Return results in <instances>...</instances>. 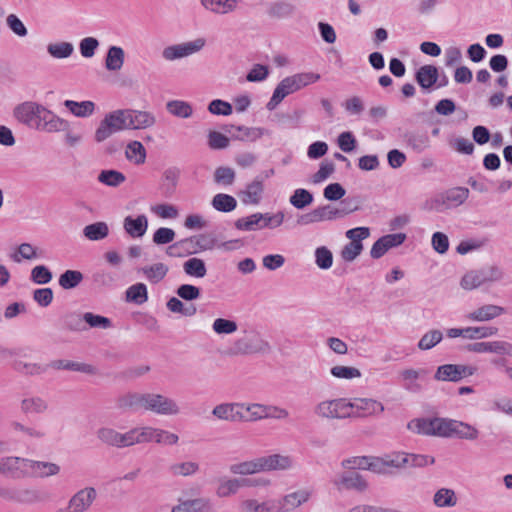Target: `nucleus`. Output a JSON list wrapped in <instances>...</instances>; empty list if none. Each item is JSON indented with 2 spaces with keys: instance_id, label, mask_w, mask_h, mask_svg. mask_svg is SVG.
I'll return each mask as SVG.
<instances>
[{
  "instance_id": "obj_63",
  "label": "nucleus",
  "mask_w": 512,
  "mask_h": 512,
  "mask_svg": "<svg viewBox=\"0 0 512 512\" xmlns=\"http://www.w3.org/2000/svg\"><path fill=\"white\" fill-rule=\"evenodd\" d=\"M230 471L234 474L248 475L260 472L259 459L252 461H246L238 464H233L230 467Z\"/></svg>"
},
{
  "instance_id": "obj_19",
  "label": "nucleus",
  "mask_w": 512,
  "mask_h": 512,
  "mask_svg": "<svg viewBox=\"0 0 512 512\" xmlns=\"http://www.w3.org/2000/svg\"><path fill=\"white\" fill-rule=\"evenodd\" d=\"M39 130L47 132L68 131L69 122L45 108Z\"/></svg>"
},
{
  "instance_id": "obj_12",
  "label": "nucleus",
  "mask_w": 512,
  "mask_h": 512,
  "mask_svg": "<svg viewBox=\"0 0 512 512\" xmlns=\"http://www.w3.org/2000/svg\"><path fill=\"white\" fill-rule=\"evenodd\" d=\"M179 177L180 170L176 167H170L163 172L158 188L163 198L171 199L175 195Z\"/></svg>"
},
{
  "instance_id": "obj_31",
  "label": "nucleus",
  "mask_w": 512,
  "mask_h": 512,
  "mask_svg": "<svg viewBox=\"0 0 512 512\" xmlns=\"http://www.w3.org/2000/svg\"><path fill=\"white\" fill-rule=\"evenodd\" d=\"M295 10H296V7L293 4L283 1V0H279V1L273 2L269 5L267 14L271 18L281 19V18H287V17L292 16L294 14Z\"/></svg>"
},
{
  "instance_id": "obj_49",
  "label": "nucleus",
  "mask_w": 512,
  "mask_h": 512,
  "mask_svg": "<svg viewBox=\"0 0 512 512\" xmlns=\"http://www.w3.org/2000/svg\"><path fill=\"white\" fill-rule=\"evenodd\" d=\"M310 493L305 490H300L288 494L283 499V504L281 509L284 511H289L293 508L298 507L302 503L306 502L309 499Z\"/></svg>"
},
{
  "instance_id": "obj_23",
  "label": "nucleus",
  "mask_w": 512,
  "mask_h": 512,
  "mask_svg": "<svg viewBox=\"0 0 512 512\" xmlns=\"http://www.w3.org/2000/svg\"><path fill=\"white\" fill-rule=\"evenodd\" d=\"M260 471L283 470L291 465V460L287 456L273 454L269 456L259 457Z\"/></svg>"
},
{
  "instance_id": "obj_53",
  "label": "nucleus",
  "mask_w": 512,
  "mask_h": 512,
  "mask_svg": "<svg viewBox=\"0 0 512 512\" xmlns=\"http://www.w3.org/2000/svg\"><path fill=\"white\" fill-rule=\"evenodd\" d=\"M142 272L152 283H158L168 273V267L163 263H156L142 268Z\"/></svg>"
},
{
  "instance_id": "obj_5",
  "label": "nucleus",
  "mask_w": 512,
  "mask_h": 512,
  "mask_svg": "<svg viewBox=\"0 0 512 512\" xmlns=\"http://www.w3.org/2000/svg\"><path fill=\"white\" fill-rule=\"evenodd\" d=\"M45 107L32 101L18 104L13 111L14 117L30 128L39 130Z\"/></svg>"
},
{
  "instance_id": "obj_42",
  "label": "nucleus",
  "mask_w": 512,
  "mask_h": 512,
  "mask_svg": "<svg viewBox=\"0 0 512 512\" xmlns=\"http://www.w3.org/2000/svg\"><path fill=\"white\" fill-rule=\"evenodd\" d=\"M485 282H487V278H485V270H480L466 273L462 277L460 284L463 289L472 290Z\"/></svg>"
},
{
  "instance_id": "obj_16",
  "label": "nucleus",
  "mask_w": 512,
  "mask_h": 512,
  "mask_svg": "<svg viewBox=\"0 0 512 512\" xmlns=\"http://www.w3.org/2000/svg\"><path fill=\"white\" fill-rule=\"evenodd\" d=\"M439 70L434 65H423L415 73V80L425 91H430L438 82Z\"/></svg>"
},
{
  "instance_id": "obj_51",
  "label": "nucleus",
  "mask_w": 512,
  "mask_h": 512,
  "mask_svg": "<svg viewBox=\"0 0 512 512\" xmlns=\"http://www.w3.org/2000/svg\"><path fill=\"white\" fill-rule=\"evenodd\" d=\"M13 368L22 374L34 376L45 373L48 369V366L36 363H25L23 361L17 360L13 363Z\"/></svg>"
},
{
  "instance_id": "obj_17",
  "label": "nucleus",
  "mask_w": 512,
  "mask_h": 512,
  "mask_svg": "<svg viewBox=\"0 0 512 512\" xmlns=\"http://www.w3.org/2000/svg\"><path fill=\"white\" fill-rule=\"evenodd\" d=\"M146 393L129 392L117 398L116 406L122 411L145 410Z\"/></svg>"
},
{
  "instance_id": "obj_34",
  "label": "nucleus",
  "mask_w": 512,
  "mask_h": 512,
  "mask_svg": "<svg viewBox=\"0 0 512 512\" xmlns=\"http://www.w3.org/2000/svg\"><path fill=\"white\" fill-rule=\"evenodd\" d=\"M64 106L77 117L90 116L95 110V104L92 101L76 102L73 100H65Z\"/></svg>"
},
{
  "instance_id": "obj_36",
  "label": "nucleus",
  "mask_w": 512,
  "mask_h": 512,
  "mask_svg": "<svg viewBox=\"0 0 512 512\" xmlns=\"http://www.w3.org/2000/svg\"><path fill=\"white\" fill-rule=\"evenodd\" d=\"M84 275L79 270H66L58 279V283L64 290H72L83 281Z\"/></svg>"
},
{
  "instance_id": "obj_22",
  "label": "nucleus",
  "mask_w": 512,
  "mask_h": 512,
  "mask_svg": "<svg viewBox=\"0 0 512 512\" xmlns=\"http://www.w3.org/2000/svg\"><path fill=\"white\" fill-rule=\"evenodd\" d=\"M127 111L129 113L130 129H146L156 123V118L151 112L133 109H127Z\"/></svg>"
},
{
  "instance_id": "obj_29",
  "label": "nucleus",
  "mask_w": 512,
  "mask_h": 512,
  "mask_svg": "<svg viewBox=\"0 0 512 512\" xmlns=\"http://www.w3.org/2000/svg\"><path fill=\"white\" fill-rule=\"evenodd\" d=\"M62 327L73 332H82L87 329L84 320V314L78 312H68L61 318Z\"/></svg>"
},
{
  "instance_id": "obj_18",
  "label": "nucleus",
  "mask_w": 512,
  "mask_h": 512,
  "mask_svg": "<svg viewBox=\"0 0 512 512\" xmlns=\"http://www.w3.org/2000/svg\"><path fill=\"white\" fill-rule=\"evenodd\" d=\"M506 313L502 306L487 304L470 312L466 317L471 321L484 322L493 320Z\"/></svg>"
},
{
  "instance_id": "obj_39",
  "label": "nucleus",
  "mask_w": 512,
  "mask_h": 512,
  "mask_svg": "<svg viewBox=\"0 0 512 512\" xmlns=\"http://www.w3.org/2000/svg\"><path fill=\"white\" fill-rule=\"evenodd\" d=\"M211 204L215 210L223 213L232 212L237 207L236 199L233 196L224 193L216 194L213 197Z\"/></svg>"
},
{
  "instance_id": "obj_13",
  "label": "nucleus",
  "mask_w": 512,
  "mask_h": 512,
  "mask_svg": "<svg viewBox=\"0 0 512 512\" xmlns=\"http://www.w3.org/2000/svg\"><path fill=\"white\" fill-rule=\"evenodd\" d=\"M263 182L264 178L261 175H257L251 183L246 185L245 190L238 193L241 201L244 204H259L264 192Z\"/></svg>"
},
{
  "instance_id": "obj_59",
  "label": "nucleus",
  "mask_w": 512,
  "mask_h": 512,
  "mask_svg": "<svg viewBox=\"0 0 512 512\" xmlns=\"http://www.w3.org/2000/svg\"><path fill=\"white\" fill-rule=\"evenodd\" d=\"M360 204V196H350L344 199L342 198L340 207L337 208L340 213V218H343L350 213L360 210Z\"/></svg>"
},
{
  "instance_id": "obj_2",
  "label": "nucleus",
  "mask_w": 512,
  "mask_h": 512,
  "mask_svg": "<svg viewBox=\"0 0 512 512\" xmlns=\"http://www.w3.org/2000/svg\"><path fill=\"white\" fill-rule=\"evenodd\" d=\"M216 246V237L213 234L203 233L172 243L167 247L166 254L170 257L183 258L201 251L212 250Z\"/></svg>"
},
{
  "instance_id": "obj_58",
  "label": "nucleus",
  "mask_w": 512,
  "mask_h": 512,
  "mask_svg": "<svg viewBox=\"0 0 512 512\" xmlns=\"http://www.w3.org/2000/svg\"><path fill=\"white\" fill-rule=\"evenodd\" d=\"M315 263L322 270L331 268L333 264L332 252L325 246L317 247L315 250Z\"/></svg>"
},
{
  "instance_id": "obj_64",
  "label": "nucleus",
  "mask_w": 512,
  "mask_h": 512,
  "mask_svg": "<svg viewBox=\"0 0 512 512\" xmlns=\"http://www.w3.org/2000/svg\"><path fill=\"white\" fill-rule=\"evenodd\" d=\"M212 328L217 334H232L237 331L238 325L234 320L217 318L214 320Z\"/></svg>"
},
{
  "instance_id": "obj_47",
  "label": "nucleus",
  "mask_w": 512,
  "mask_h": 512,
  "mask_svg": "<svg viewBox=\"0 0 512 512\" xmlns=\"http://www.w3.org/2000/svg\"><path fill=\"white\" fill-rule=\"evenodd\" d=\"M433 502L437 507H453L457 503V497L452 489L441 488L434 494Z\"/></svg>"
},
{
  "instance_id": "obj_40",
  "label": "nucleus",
  "mask_w": 512,
  "mask_h": 512,
  "mask_svg": "<svg viewBox=\"0 0 512 512\" xmlns=\"http://www.w3.org/2000/svg\"><path fill=\"white\" fill-rule=\"evenodd\" d=\"M126 158L136 165L145 163L146 149L140 141L134 140L127 145L125 152Z\"/></svg>"
},
{
  "instance_id": "obj_54",
  "label": "nucleus",
  "mask_w": 512,
  "mask_h": 512,
  "mask_svg": "<svg viewBox=\"0 0 512 512\" xmlns=\"http://www.w3.org/2000/svg\"><path fill=\"white\" fill-rule=\"evenodd\" d=\"M85 325L90 328H101L109 329L112 327V321L110 318L94 314L92 312L84 313Z\"/></svg>"
},
{
  "instance_id": "obj_61",
  "label": "nucleus",
  "mask_w": 512,
  "mask_h": 512,
  "mask_svg": "<svg viewBox=\"0 0 512 512\" xmlns=\"http://www.w3.org/2000/svg\"><path fill=\"white\" fill-rule=\"evenodd\" d=\"M363 248L362 242H349L342 248L341 258L346 262H352L362 253Z\"/></svg>"
},
{
  "instance_id": "obj_50",
  "label": "nucleus",
  "mask_w": 512,
  "mask_h": 512,
  "mask_svg": "<svg viewBox=\"0 0 512 512\" xmlns=\"http://www.w3.org/2000/svg\"><path fill=\"white\" fill-rule=\"evenodd\" d=\"M426 370H415V369H405L401 372V376L404 381L408 383L405 384V388L411 392H419L421 390V385L416 383L415 381L421 376L425 375Z\"/></svg>"
},
{
  "instance_id": "obj_1",
  "label": "nucleus",
  "mask_w": 512,
  "mask_h": 512,
  "mask_svg": "<svg viewBox=\"0 0 512 512\" xmlns=\"http://www.w3.org/2000/svg\"><path fill=\"white\" fill-rule=\"evenodd\" d=\"M408 428L417 434L444 438L476 440L479 436L478 429L468 423L439 417L414 419Z\"/></svg>"
},
{
  "instance_id": "obj_20",
  "label": "nucleus",
  "mask_w": 512,
  "mask_h": 512,
  "mask_svg": "<svg viewBox=\"0 0 512 512\" xmlns=\"http://www.w3.org/2000/svg\"><path fill=\"white\" fill-rule=\"evenodd\" d=\"M123 227L132 238H140L147 231L148 219L144 214L138 215L136 218L127 216L124 219Z\"/></svg>"
},
{
  "instance_id": "obj_52",
  "label": "nucleus",
  "mask_w": 512,
  "mask_h": 512,
  "mask_svg": "<svg viewBox=\"0 0 512 512\" xmlns=\"http://www.w3.org/2000/svg\"><path fill=\"white\" fill-rule=\"evenodd\" d=\"M248 481H241L240 479H228L222 480L217 488L216 494L219 497H228L232 494H235L240 487L241 484H247Z\"/></svg>"
},
{
  "instance_id": "obj_7",
  "label": "nucleus",
  "mask_w": 512,
  "mask_h": 512,
  "mask_svg": "<svg viewBox=\"0 0 512 512\" xmlns=\"http://www.w3.org/2000/svg\"><path fill=\"white\" fill-rule=\"evenodd\" d=\"M204 45L205 40L198 38L195 41L167 46L162 51V57L165 60L173 61L198 52Z\"/></svg>"
},
{
  "instance_id": "obj_11",
  "label": "nucleus",
  "mask_w": 512,
  "mask_h": 512,
  "mask_svg": "<svg viewBox=\"0 0 512 512\" xmlns=\"http://www.w3.org/2000/svg\"><path fill=\"white\" fill-rule=\"evenodd\" d=\"M270 349V345L267 341L258 340L257 342H253L247 338L237 339L233 346L230 349V354L232 355H247L254 354L259 352H265Z\"/></svg>"
},
{
  "instance_id": "obj_38",
  "label": "nucleus",
  "mask_w": 512,
  "mask_h": 512,
  "mask_svg": "<svg viewBox=\"0 0 512 512\" xmlns=\"http://www.w3.org/2000/svg\"><path fill=\"white\" fill-rule=\"evenodd\" d=\"M83 234L91 241H99L108 236L109 228L107 223L99 221L85 226Z\"/></svg>"
},
{
  "instance_id": "obj_41",
  "label": "nucleus",
  "mask_w": 512,
  "mask_h": 512,
  "mask_svg": "<svg viewBox=\"0 0 512 512\" xmlns=\"http://www.w3.org/2000/svg\"><path fill=\"white\" fill-rule=\"evenodd\" d=\"M166 109L170 114L179 118H189L193 114L192 106L188 102L182 100L168 101Z\"/></svg>"
},
{
  "instance_id": "obj_62",
  "label": "nucleus",
  "mask_w": 512,
  "mask_h": 512,
  "mask_svg": "<svg viewBox=\"0 0 512 512\" xmlns=\"http://www.w3.org/2000/svg\"><path fill=\"white\" fill-rule=\"evenodd\" d=\"M175 292L179 298L185 301H194L201 296V289L192 284H181Z\"/></svg>"
},
{
  "instance_id": "obj_44",
  "label": "nucleus",
  "mask_w": 512,
  "mask_h": 512,
  "mask_svg": "<svg viewBox=\"0 0 512 512\" xmlns=\"http://www.w3.org/2000/svg\"><path fill=\"white\" fill-rule=\"evenodd\" d=\"M47 52L56 59H65L70 57L74 52V46L70 42L50 43L47 46Z\"/></svg>"
},
{
  "instance_id": "obj_25",
  "label": "nucleus",
  "mask_w": 512,
  "mask_h": 512,
  "mask_svg": "<svg viewBox=\"0 0 512 512\" xmlns=\"http://www.w3.org/2000/svg\"><path fill=\"white\" fill-rule=\"evenodd\" d=\"M469 196V189L466 187H454L445 191L442 195V203L448 207H457L463 204Z\"/></svg>"
},
{
  "instance_id": "obj_10",
  "label": "nucleus",
  "mask_w": 512,
  "mask_h": 512,
  "mask_svg": "<svg viewBox=\"0 0 512 512\" xmlns=\"http://www.w3.org/2000/svg\"><path fill=\"white\" fill-rule=\"evenodd\" d=\"M21 463L28 465V459L17 456H7L0 459V474L11 479H21L27 472L21 468Z\"/></svg>"
},
{
  "instance_id": "obj_57",
  "label": "nucleus",
  "mask_w": 512,
  "mask_h": 512,
  "mask_svg": "<svg viewBox=\"0 0 512 512\" xmlns=\"http://www.w3.org/2000/svg\"><path fill=\"white\" fill-rule=\"evenodd\" d=\"M47 407V403L40 397L25 398L21 402V409L24 413H42Z\"/></svg>"
},
{
  "instance_id": "obj_30",
  "label": "nucleus",
  "mask_w": 512,
  "mask_h": 512,
  "mask_svg": "<svg viewBox=\"0 0 512 512\" xmlns=\"http://www.w3.org/2000/svg\"><path fill=\"white\" fill-rule=\"evenodd\" d=\"M28 466L33 470L37 477L41 478L57 475L60 472L59 465L52 462L28 459Z\"/></svg>"
},
{
  "instance_id": "obj_37",
  "label": "nucleus",
  "mask_w": 512,
  "mask_h": 512,
  "mask_svg": "<svg viewBox=\"0 0 512 512\" xmlns=\"http://www.w3.org/2000/svg\"><path fill=\"white\" fill-rule=\"evenodd\" d=\"M117 132H119L118 126L106 114L95 131L94 139L97 143H101Z\"/></svg>"
},
{
  "instance_id": "obj_48",
  "label": "nucleus",
  "mask_w": 512,
  "mask_h": 512,
  "mask_svg": "<svg viewBox=\"0 0 512 512\" xmlns=\"http://www.w3.org/2000/svg\"><path fill=\"white\" fill-rule=\"evenodd\" d=\"M199 464L193 461L174 463L168 467V471L173 476H191L198 472Z\"/></svg>"
},
{
  "instance_id": "obj_46",
  "label": "nucleus",
  "mask_w": 512,
  "mask_h": 512,
  "mask_svg": "<svg viewBox=\"0 0 512 512\" xmlns=\"http://www.w3.org/2000/svg\"><path fill=\"white\" fill-rule=\"evenodd\" d=\"M262 213H254L248 217H242L234 222V226L237 230L241 231H255L259 228L262 222Z\"/></svg>"
},
{
  "instance_id": "obj_27",
  "label": "nucleus",
  "mask_w": 512,
  "mask_h": 512,
  "mask_svg": "<svg viewBox=\"0 0 512 512\" xmlns=\"http://www.w3.org/2000/svg\"><path fill=\"white\" fill-rule=\"evenodd\" d=\"M124 60V50L119 46H110L105 58V67L108 71H118L122 68Z\"/></svg>"
},
{
  "instance_id": "obj_26",
  "label": "nucleus",
  "mask_w": 512,
  "mask_h": 512,
  "mask_svg": "<svg viewBox=\"0 0 512 512\" xmlns=\"http://www.w3.org/2000/svg\"><path fill=\"white\" fill-rule=\"evenodd\" d=\"M404 140L417 153L423 152L430 146V139L426 132H406Z\"/></svg>"
},
{
  "instance_id": "obj_33",
  "label": "nucleus",
  "mask_w": 512,
  "mask_h": 512,
  "mask_svg": "<svg viewBox=\"0 0 512 512\" xmlns=\"http://www.w3.org/2000/svg\"><path fill=\"white\" fill-rule=\"evenodd\" d=\"M183 271L186 275L195 278H203L207 274L206 264L203 259L193 257L183 263Z\"/></svg>"
},
{
  "instance_id": "obj_35",
  "label": "nucleus",
  "mask_w": 512,
  "mask_h": 512,
  "mask_svg": "<svg viewBox=\"0 0 512 512\" xmlns=\"http://www.w3.org/2000/svg\"><path fill=\"white\" fill-rule=\"evenodd\" d=\"M434 379L438 381L458 382L461 380L459 364H444L437 368Z\"/></svg>"
},
{
  "instance_id": "obj_24",
  "label": "nucleus",
  "mask_w": 512,
  "mask_h": 512,
  "mask_svg": "<svg viewBox=\"0 0 512 512\" xmlns=\"http://www.w3.org/2000/svg\"><path fill=\"white\" fill-rule=\"evenodd\" d=\"M48 368L64 369L70 371L82 372L89 375L96 374L97 370L93 365L86 363H78L70 360H54L47 365Z\"/></svg>"
},
{
  "instance_id": "obj_6",
  "label": "nucleus",
  "mask_w": 512,
  "mask_h": 512,
  "mask_svg": "<svg viewBox=\"0 0 512 512\" xmlns=\"http://www.w3.org/2000/svg\"><path fill=\"white\" fill-rule=\"evenodd\" d=\"M145 410L160 415H176L179 413L177 403L164 395L146 393Z\"/></svg>"
},
{
  "instance_id": "obj_56",
  "label": "nucleus",
  "mask_w": 512,
  "mask_h": 512,
  "mask_svg": "<svg viewBox=\"0 0 512 512\" xmlns=\"http://www.w3.org/2000/svg\"><path fill=\"white\" fill-rule=\"evenodd\" d=\"M443 338V334L440 330H430L425 333L418 342V348L420 350H429L436 346Z\"/></svg>"
},
{
  "instance_id": "obj_43",
  "label": "nucleus",
  "mask_w": 512,
  "mask_h": 512,
  "mask_svg": "<svg viewBox=\"0 0 512 512\" xmlns=\"http://www.w3.org/2000/svg\"><path fill=\"white\" fill-rule=\"evenodd\" d=\"M313 194L304 188L296 189L290 196V204L296 209H304L313 203Z\"/></svg>"
},
{
  "instance_id": "obj_15",
  "label": "nucleus",
  "mask_w": 512,
  "mask_h": 512,
  "mask_svg": "<svg viewBox=\"0 0 512 512\" xmlns=\"http://www.w3.org/2000/svg\"><path fill=\"white\" fill-rule=\"evenodd\" d=\"M335 484L346 490L357 492H364L368 489L367 480L359 472L351 470L344 472Z\"/></svg>"
},
{
  "instance_id": "obj_21",
  "label": "nucleus",
  "mask_w": 512,
  "mask_h": 512,
  "mask_svg": "<svg viewBox=\"0 0 512 512\" xmlns=\"http://www.w3.org/2000/svg\"><path fill=\"white\" fill-rule=\"evenodd\" d=\"M172 512H213L210 501L205 498L180 500V503L172 508Z\"/></svg>"
},
{
  "instance_id": "obj_3",
  "label": "nucleus",
  "mask_w": 512,
  "mask_h": 512,
  "mask_svg": "<svg viewBox=\"0 0 512 512\" xmlns=\"http://www.w3.org/2000/svg\"><path fill=\"white\" fill-rule=\"evenodd\" d=\"M0 498L19 505H33L45 501L48 495L32 487L0 486Z\"/></svg>"
},
{
  "instance_id": "obj_45",
  "label": "nucleus",
  "mask_w": 512,
  "mask_h": 512,
  "mask_svg": "<svg viewBox=\"0 0 512 512\" xmlns=\"http://www.w3.org/2000/svg\"><path fill=\"white\" fill-rule=\"evenodd\" d=\"M126 180L125 175L117 170H102L98 175V181L110 187H118Z\"/></svg>"
},
{
  "instance_id": "obj_28",
  "label": "nucleus",
  "mask_w": 512,
  "mask_h": 512,
  "mask_svg": "<svg viewBox=\"0 0 512 512\" xmlns=\"http://www.w3.org/2000/svg\"><path fill=\"white\" fill-rule=\"evenodd\" d=\"M125 300L136 305L144 304L148 301L147 286L141 282L131 285L125 292Z\"/></svg>"
},
{
  "instance_id": "obj_8",
  "label": "nucleus",
  "mask_w": 512,
  "mask_h": 512,
  "mask_svg": "<svg viewBox=\"0 0 512 512\" xmlns=\"http://www.w3.org/2000/svg\"><path fill=\"white\" fill-rule=\"evenodd\" d=\"M221 129L231 135L233 140L254 142L260 139L268 130L261 127H247L244 125L224 124Z\"/></svg>"
},
{
  "instance_id": "obj_9",
  "label": "nucleus",
  "mask_w": 512,
  "mask_h": 512,
  "mask_svg": "<svg viewBox=\"0 0 512 512\" xmlns=\"http://www.w3.org/2000/svg\"><path fill=\"white\" fill-rule=\"evenodd\" d=\"M97 497L96 489L86 487L75 493L69 500L67 512H84L86 511Z\"/></svg>"
},
{
  "instance_id": "obj_4",
  "label": "nucleus",
  "mask_w": 512,
  "mask_h": 512,
  "mask_svg": "<svg viewBox=\"0 0 512 512\" xmlns=\"http://www.w3.org/2000/svg\"><path fill=\"white\" fill-rule=\"evenodd\" d=\"M314 413L327 419H345L354 416L353 405L345 398L322 401L315 406Z\"/></svg>"
},
{
  "instance_id": "obj_60",
  "label": "nucleus",
  "mask_w": 512,
  "mask_h": 512,
  "mask_svg": "<svg viewBox=\"0 0 512 512\" xmlns=\"http://www.w3.org/2000/svg\"><path fill=\"white\" fill-rule=\"evenodd\" d=\"M30 278L34 283L44 285L52 280L53 274L47 266L37 265L32 269Z\"/></svg>"
},
{
  "instance_id": "obj_14",
  "label": "nucleus",
  "mask_w": 512,
  "mask_h": 512,
  "mask_svg": "<svg viewBox=\"0 0 512 512\" xmlns=\"http://www.w3.org/2000/svg\"><path fill=\"white\" fill-rule=\"evenodd\" d=\"M351 403L354 411L353 417H367L384 411V406L381 402L370 398H355Z\"/></svg>"
},
{
  "instance_id": "obj_32",
  "label": "nucleus",
  "mask_w": 512,
  "mask_h": 512,
  "mask_svg": "<svg viewBox=\"0 0 512 512\" xmlns=\"http://www.w3.org/2000/svg\"><path fill=\"white\" fill-rule=\"evenodd\" d=\"M238 0H201V4L208 10L218 14H227L237 8Z\"/></svg>"
},
{
  "instance_id": "obj_55",
  "label": "nucleus",
  "mask_w": 512,
  "mask_h": 512,
  "mask_svg": "<svg viewBox=\"0 0 512 512\" xmlns=\"http://www.w3.org/2000/svg\"><path fill=\"white\" fill-rule=\"evenodd\" d=\"M97 437L103 443L120 448L121 433L112 428L103 427L97 431Z\"/></svg>"
}]
</instances>
